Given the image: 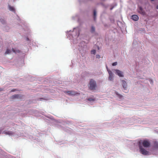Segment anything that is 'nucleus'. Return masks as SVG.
Returning a JSON list of instances; mask_svg holds the SVG:
<instances>
[{
    "mask_svg": "<svg viewBox=\"0 0 158 158\" xmlns=\"http://www.w3.org/2000/svg\"><path fill=\"white\" fill-rule=\"evenodd\" d=\"M13 92V91H14V90H11Z\"/></svg>",
    "mask_w": 158,
    "mask_h": 158,
    "instance_id": "nucleus-26",
    "label": "nucleus"
},
{
    "mask_svg": "<svg viewBox=\"0 0 158 158\" xmlns=\"http://www.w3.org/2000/svg\"><path fill=\"white\" fill-rule=\"evenodd\" d=\"M117 64V62H115L113 63L112 64V65L113 66H115Z\"/></svg>",
    "mask_w": 158,
    "mask_h": 158,
    "instance_id": "nucleus-20",
    "label": "nucleus"
},
{
    "mask_svg": "<svg viewBox=\"0 0 158 158\" xmlns=\"http://www.w3.org/2000/svg\"><path fill=\"white\" fill-rule=\"evenodd\" d=\"M11 52L10 50L9 49H7L6 51V52L5 54H8L10 53Z\"/></svg>",
    "mask_w": 158,
    "mask_h": 158,
    "instance_id": "nucleus-14",
    "label": "nucleus"
},
{
    "mask_svg": "<svg viewBox=\"0 0 158 158\" xmlns=\"http://www.w3.org/2000/svg\"><path fill=\"white\" fill-rule=\"evenodd\" d=\"M138 12L140 13L143 15L145 12L143 10L142 8L141 7H139V10L138 11Z\"/></svg>",
    "mask_w": 158,
    "mask_h": 158,
    "instance_id": "nucleus-9",
    "label": "nucleus"
},
{
    "mask_svg": "<svg viewBox=\"0 0 158 158\" xmlns=\"http://www.w3.org/2000/svg\"><path fill=\"white\" fill-rule=\"evenodd\" d=\"M107 71L108 72V73L109 74V75H112L113 74V73L112 72L110 71V70H109L107 68Z\"/></svg>",
    "mask_w": 158,
    "mask_h": 158,
    "instance_id": "nucleus-16",
    "label": "nucleus"
},
{
    "mask_svg": "<svg viewBox=\"0 0 158 158\" xmlns=\"http://www.w3.org/2000/svg\"><path fill=\"white\" fill-rule=\"evenodd\" d=\"M96 53V50H93L91 51V53L93 54H95Z\"/></svg>",
    "mask_w": 158,
    "mask_h": 158,
    "instance_id": "nucleus-17",
    "label": "nucleus"
},
{
    "mask_svg": "<svg viewBox=\"0 0 158 158\" xmlns=\"http://www.w3.org/2000/svg\"><path fill=\"white\" fill-rule=\"evenodd\" d=\"M96 87V82L93 79H91L89 83V88L91 90L95 89Z\"/></svg>",
    "mask_w": 158,
    "mask_h": 158,
    "instance_id": "nucleus-1",
    "label": "nucleus"
},
{
    "mask_svg": "<svg viewBox=\"0 0 158 158\" xmlns=\"http://www.w3.org/2000/svg\"><path fill=\"white\" fill-rule=\"evenodd\" d=\"M9 10L12 11H15V9L12 6H9Z\"/></svg>",
    "mask_w": 158,
    "mask_h": 158,
    "instance_id": "nucleus-13",
    "label": "nucleus"
},
{
    "mask_svg": "<svg viewBox=\"0 0 158 158\" xmlns=\"http://www.w3.org/2000/svg\"><path fill=\"white\" fill-rule=\"evenodd\" d=\"M12 50L13 51V52H15V51L14 49L13 48H12Z\"/></svg>",
    "mask_w": 158,
    "mask_h": 158,
    "instance_id": "nucleus-23",
    "label": "nucleus"
},
{
    "mask_svg": "<svg viewBox=\"0 0 158 158\" xmlns=\"http://www.w3.org/2000/svg\"><path fill=\"white\" fill-rule=\"evenodd\" d=\"M95 27L93 26H92L91 28V32H93L95 31Z\"/></svg>",
    "mask_w": 158,
    "mask_h": 158,
    "instance_id": "nucleus-15",
    "label": "nucleus"
},
{
    "mask_svg": "<svg viewBox=\"0 0 158 158\" xmlns=\"http://www.w3.org/2000/svg\"><path fill=\"white\" fill-rule=\"evenodd\" d=\"M117 95L119 97V98H121L123 97V95H122L121 94H117Z\"/></svg>",
    "mask_w": 158,
    "mask_h": 158,
    "instance_id": "nucleus-18",
    "label": "nucleus"
},
{
    "mask_svg": "<svg viewBox=\"0 0 158 158\" xmlns=\"http://www.w3.org/2000/svg\"><path fill=\"white\" fill-rule=\"evenodd\" d=\"M65 93L69 95H75L78 94V93L73 91H69L65 92Z\"/></svg>",
    "mask_w": 158,
    "mask_h": 158,
    "instance_id": "nucleus-5",
    "label": "nucleus"
},
{
    "mask_svg": "<svg viewBox=\"0 0 158 158\" xmlns=\"http://www.w3.org/2000/svg\"><path fill=\"white\" fill-rule=\"evenodd\" d=\"M151 0V1H154V0Z\"/></svg>",
    "mask_w": 158,
    "mask_h": 158,
    "instance_id": "nucleus-25",
    "label": "nucleus"
},
{
    "mask_svg": "<svg viewBox=\"0 0 158 158\" xmlns=\"http://www.w3.org/2000/svg\"><path fill=\"white\" fill-rule=\"evenodd\" d=\"M116 72V73L117 74L119 77H123V73L121 71H120L116 69L115 70Z\"/></svg>",
    "mask_w": 158,
    "mask_h": 158,
    "instance_id": "nucleus-6",
    "label": "nucleus"
},
{
    "mask_svg": "<svg viewBox=\"0 0 158 158\" xmlns=\"http://www.w3.org/2000/svg\"><path fill=\"white\" fill-rule=\"evenodd\" d=\"M113 79V75H109V80L110 81H112Z\"/></svg>",
    "mask_w": 158,
    "mask_h": 158,
    "instance_id": "nucleus-12",
    "label": "nucleus"
},
{
    "mask_svg": "<svg viewBox=\"0 0 158 158\" xmlns=\"http://www.w3.org/2000/svg\"><path fill=\"white\" fill-rule=\"evenodd\" d=\"M140 151V152L143 154L144 155H148L149 154V152L148 151L145 150L140 145H139Z\"/></svg>",
    "mask_w": 158,
    "mask_h": 158,
    "instance_id": "nucleus-2",
    "label": "nucleus"
},
{
    "mask_svg": "<svg viewBox=\"0 0 158 158\" xmlns=\"http://www.w3.org/2000/svg\"><path fill=\"white\" fill-rule=\"evenodd\" d=\"M156 147L158 148V143H156Z\"/></svg>",
    "mask_w": 158,
    "mask_h": 158,
    "instance_id": "nucleus-22",
    "label": "nucleus"
},
{
    "mask_svg": "<svg viewBox=\"0 0 158 158\" xmlns=\"http://www.w3.org/2000/svg\"><path fill=\"white\" fill-rule=\"evenodd\" d=\"M23 96L21 95L20 94H15L12 96L11 98L12 99H21L22 98Z\"/></svg>",
    "mask_w": 158,
    "mask_h": 158,
    "instance_id": "nucleus-3",
    "label": "nucleus"
},
{
    "mask_svg": "<svg viewBox=\"0 0 158 158\" xmlns=\"http://www.w3.org/2000/svg\"><path fill=\"white\" fill-rule=\"evenodd\" d=\"M1 90L0 89V91H1Z\"/></svg>",
    "mask_w": 158,
    "mask_h": 158,
    "instance_id": "nucleus-29",
    "label": "nucleus"
},
{
    "mask_svg": "<svg viewBox=\"0 0 158 158\" xmlns=\"http://www.w3.org/2000/svg\"><path fill=\"white\" fill-rule=\"evenodd\" d=\"M112 9V8L110 9V10H111Z\"/></svg>",
    "mask_w": 158,
    "mask_h": 158,
    "instance_id": "nucleus-28",
    "label": "nucleus"
},
{
    "mask_svg": "<svg viewBox=\"0 0 158 158\" xmlns=\"http://www.w3.org/2000/svg\"><path fill=\"white\" fill-rule=\"evenodd\" d=\"M142 144L143 147L146 148L148 147L150 145L149 142L146 140H143L142 142Z\"/></svg>",
    "mask_w": 158,
    "mask_h": 158,
    "instance_id": "nucleus-4",
    "label": "nucleus"
},
{
    "mask_svg": "<svg viewBox=\"0 0 158 158\" xmlns=\"http://www.w3.org/2000/svg\"><path fill=\"white\" fill-rule=\"evenodd\" d=\"M3 133L5 134L9 135H12L14 134L13 132L12 131H7H7H4L3 132Z\"/></svg>",
    "mask_w": 158,
    "mask_h": 158,
    "instance_id": "nucleus-10",
    "label": "nucleus"
},
{
    "mask_svg": "<svg viewBox=\"0 0 158 158\" xmlns=\"http://www.w3.org/2000/svg\"><path fill=\"white\" fill-rule=\"evenodd\" d=\"M88 100L89 101H94V99L91 98H89L88 99Z\"/></svg>",
    "mask_w": 158,
    "mask_h": 158,
    "instance_id": "nucleus-19",
    "label": "nucleus"
},
{
    "mask_svg": "<svg viewBox=\"0 0 158 158\" xmlns=\"http://www.w3.org/2000/svg\"><path fill=\"white\" fill-rule=\"evenodd\" d=\"M122 86L123 88L125 90H126L127 88V84L126 81H125L124 80H122Z\"/></svg>",
    "mask_w": 158,
    "mask_h": 158,
    "instance_id": "nucleus-7",
    "label": "nucleus"
},
{
    "mask_svg": "<svg viewBox=\"0 0 158 158\" xmlns=\"http://www.w3.org/2000/svg\"><path fill=\"white\" fill-rule=\"evenodd\" d=\"M131 19L134 21H137L139 19V17L136 15H133L132 16Z\"/></svg>",
    "mask_w": 158,
    "mask_h": 158,
    "instance_id": "nucleus-8",
    "label": "nucleus"
},
{
    "mask_svg": "<svg viewBox=\"0 0 158 158\" xmlns=\"http://www.w3.org/2000/svg\"><path fill=\"white\" fill-rule=\"evenodd\" d=\"M18 52H19V50H18Z\"/></svg>",
    "mask_w": 158,
    "mask_h": 158,
    "instance_id": "nucleus-27",
    "label": "nucleus"
},
{
    "mask_svg": "<svg viewBox=\"0 0 158 158\" xmlns=\"http://www.w3.org/2000/svg\"><path fill=\"white\" fill-rule=\"evenodd\" d=\"M96 57L97 58H99L100 57V55H96Z\"/></svg>",
    "mask_w": 158,
    "mask_h": 158,
    "instance_id": "nucleus-21",
    "label": "nucleus"
},
{
    "mask_svg": "<svg viewBox=\"0 0 158 158\" xmlns=\"http://www.w3.org/2000/svg\"><path fill=\"white\" fill-rule=\"evenodd\" d=\"M156 9H158V5H157L156 6Z\"/></svg>",
    "mask_w": 158,
    "mask_h": 158,
    "instance_id": "nucleus-24",
    "label": "nucleus"
},
{
    "mask_svg": "<svg viewBox=\"0 0 158 158\" xmlns=\"http://www.w3.org/2000/svg\"><path fill=\"white\" fill-rule=\"evenodd\" d=\"M96 11L95 10H94V20H95L96 19Z\"/></svg>",
    "mask_w": 158,
    "mask_h": 158,
    "instance_id": "nucleus-11",
    "label": "nucleus"
}]
</instances>
